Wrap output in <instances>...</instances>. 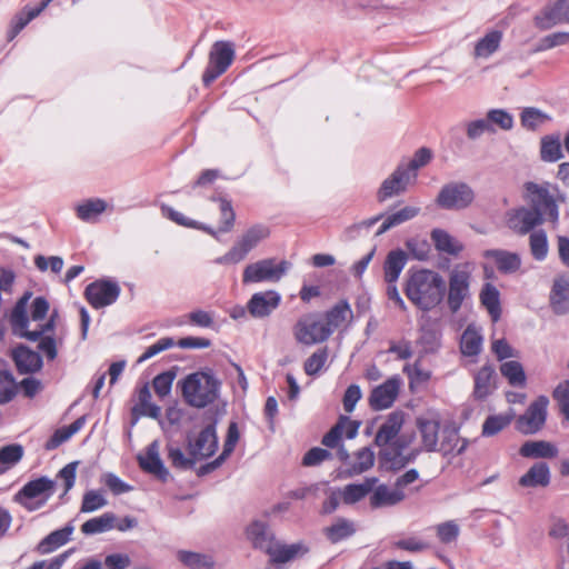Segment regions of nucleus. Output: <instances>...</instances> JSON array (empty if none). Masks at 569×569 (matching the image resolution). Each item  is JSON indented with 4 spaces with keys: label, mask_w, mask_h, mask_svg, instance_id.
<instances>
[{
    "label": "nucleus",
    "mask_w": 569,
    "mask_h": 569,
    "mask_svg": "<svg viewBox=\"0 0 569 569\" xmlns=\"http://www.w3.org/2000/svg\"><path fill=\"white\" fill-rule=\"evenodd\" d=\"M403 291L417 308L430 311L441 303L446 292V282L442 276L433 270L410 269Z\"/></svg>",
    "instance_id": "obj_1"
},
{
    "label": "nucleus",
    "mask_w": 569,
    "mask_h": 569,
    "mask_svg": "<svg viewBox=\"0 0 569 569\" xmlns=\"http://www.w3.org/2000/svg\"><path fill=\"white\" fill-rule=\"evenodd\" d=\"M523 199L543 219L557 224L559 221V204L566 201V196L557 184L543 181L541 183L527 181L523 183Z\"/></svg>",
    "instance_id": "obj_2"
},
{
    "label": "nucleus",
    "mask_w": 569,
    "mask_h": 569,
    "mask_svg": "<svg viewBox=\"0 0 569 569\" xmlns=\"http://www.w3.org/2000/svg\"><path fill=\"white\" fill-rule=\"evenodd\" d=\"M221 382L211 370L189 373L178 382L181 396L193 408H206L219 397Z\"/></svg>",
    "instance_id": "obj_3"
},
{
    "label": "nucleus",
    "mask_w": 569,
    "mask_h": 569,
    "mask_svg": "<svg viewBox=\"0 0 569 569\" xmlns=\"http://www.w3.org/2000/svg\"><path fill=\"white\" fill-rule=\"evenodd\" d=\"M291 263L287 260L277 261L276 258H266L246 266L242 272V283H260L280 281L290 270Z\"/></svg>",
    "instance_id": "obj_4"
},
{
    "label": "nucleus",
    "mask_w": 569,
    "mask_h": 569,
    "mask_svg": "<svg viewBox=\"0 0 569 569\" xmlns=\"http://www.w3.org/2000/svg\"><path fill=\"white\" fill-rule=\"evenodd\" d=\"M472 270L471 262H462L457 263L449 272L447 305L452 313L458 312L463 301L470 297Z\"/></svg>",
    "instance_id": "obj_5"
},
{
    "label": "nucleus",
    "mask_w": 569,
    "mask_h": 569,
    "mask_svg": "<svg viewBox=\"0 0 569 569\" xmlns=\"http://www.w3.org/2000/svg\"><path fill=\"white\" fill-rule=\"evenodd\" d=\"M270 236V229L266 224H254L243 232L238 241L223 256L214 260L218 264H236L244 260L262 240Z\"/></svg>",
    "instance_id": "obj_6"
},
{
    "label": "nucleus",
    "mask_w": 569,
    "mask_h": 569,
    "mask_svg": "<svg viewBox=\"0 0 569 569\" xmlns=\"http://www.w3.org/2000/svg\"><path fill=\"white\" fill-rule=\"evenodd\" d=\"M56 482L48 477L28 481L13 497L28 511L40 509L53 495Z\"/></svg>",
    "instance_id": "obj_7"
},
{
    "label": "nucleus",
    "mask_w": 569,
    "mask_h": 569,
    "mask_svg": "<svg viewBox=\"0 0 569 569\" xmlns=\"http://www.w3.org/2000/svg\"><path fill=\"white\" fill-rule=\"evenodd\" d=\"M234 59V46L230 41H216L209 52L208 66L202 73V82L209 87L223 74Z\"/></svg>",
    "instance_id": "obj_8"
},
{
    "label": "nucleus",
    "mask_w": 569,
    "mask_h": 569,
    "mask_svg": "<svg viewBox=\"0 0 569 569\" xmlns=\"http://www.w3.org/2000/svg\"><path fill=\"white\" fill-rule=\"evenodd\" d=\"M331 335L330 328L325 325L319 313L301 317L293 327L296 340L306 346L325 342Z\"/></svg>",
    "instance_id": "obj_9"
},
{
    "label": "nucleus",
    "mask_w": 569,
    "mask_h": 569,
    "mask_svg": "<svg viewBox=\"0 0 569 569\" xmlns=\"http://www.w3.org/2000/svg\"><path fill=\"white\" fill-rule=\"evenodd\" d=\"M475 200L472 188L466 182H449L442 186L436 203L445 210H462Z\"/></svg>",
    "instance_id": "obj_10"
},
{
    "label": "nucleus",
    "mask_w": 569,
    "mask_h": 569,
    "mask_svg": "<svg viewBox=\"0 0 569 569\" xmlns=\"http://www.w3.org/2000/svg\"><path fill=\"white\" fill-rule=\"evenodd\" d=\"M405 423V413L401 410L390 412L379 427L373 443L380 450L391 449L399 443H405L408 439L400 436Z\"/></svg>",
    "instance_id": "obj_11"
},
{
    "label": "nucleus",
    "mask_w": 569,
    "mask_h": 569,
    "mask_svg": "<svg viewBox=\"0 0 569 569\" xmlns=\"http://www.w3.org/2000/svg\"><path fill=\"white\" fill-rule=\"evenodd\" d=\"M548 405V397L539 396L529 405L525 413L517 418L516 429L522 435H536L539 432L547 420Z\"/></svg>",
    "instance_id": "obj_12"
},
{
    "label": "nucleus",
    "mask_w": 569,
    "mask_h": 569,
    "mask_svg": "<svg viewBox=\"0 0 569 569\" xmlns=\"http://www.w3.org/2000/svg\"><path fill=\"white\" fill-rule=\"evenodd\" d=\"M218 449L216 421L203 427L197 436H187V450L198 460L207 459Z\"/></svg>",
    "instance_id": "obj_13"
},
{
    "label": "nucleus",
    "mask_w": 569,
    "mask_h": 569,
    "mask_svg": "<svg viewBox=\"0 0 569 569\" xmlns=\"http://www.w3.org/2000/svg\"><path fill=\"white\" fill-rule=\"evenodd\" d=\"M120 287L116 281L100 279L89 283L84 289V298L94 309L114 303L120 296Z\"/></svg>",
    "instance_id": "obj_14"
},
{
    "label": "nucleus",
    "mask_w": 569,
    "mask_h": 569,
    "mask_svg": "<svg viewBox=\"0 0 569 569\" xmlns=\"http://www.w3.org/2000/svg\"><path fill=\"white\" fill-rule=\"evenodd\" d=\"M543 219L532 208L519 207L507 213V226L518 234L536 231L535 228L543 223Z\"/></svg>",
    "instance_id": "obj_15"
},
{
    "label": "nucleus",
    "mask_w": 569,
    "mask_h": 569,
    "mask_svg": "<svg viewBox=\"0 0 569 569\" xmlns=\"http://www.w3.org/2000/svg\"><path fill=\"white\" fill-rule=\"evenodd\" d=\"M400 386L401 379L393 376L373 388L368 399L370 408L376 411L390 408L399 395Z\"/></svg>",
    "instance_id": "obj_16"
},
{
    "label": "nucleus",
    "mask_w": 569,
    "mask_h": 569,
    "mask_svg": "<svg viewBox=\"0 0 569 569\" xmlns=\"http://www.w3.org/2000/svg\"><path fill=\"white\" fill-rule=\"evenodd\" d=\"M565 22L569 23V0H557L535 17V24L540 30H548Z\"/></svg>",
    "instance_id": "obj_17"
},
{
    "label": "nucleus",
    "mask_w": 569,
    "mask_h": 569,
    "mask_svg": "<svg viewBox=\"0 0 569 569\" xmlns=\"http://www.w3.org/2000/svg\"><path fill=\"white\" fill-rule=\"evenodd\" d=\"M411 178L405 164H399L391 176L381 183L377 192V200L385 202L387 199L405 192Z\"/></svg>",
    "instance_id": "obj_18"
},
{
    "label": "nucleus",
    "mask_w": 569,
    "mask_h": 569,
    "mask_svg": "<svg viewBox=\"0 0 569 569\" xmlns=\"http://www.w3.org/2000/svg\"><path fill=\"white\" fill-rule=\"evenodd\" d=\"M408 439L405 443H399L391 449L379 451V461L383 469L398 471L405 468L410 462H413L418 456V450L411 451L409 455H403V450L409 446Z\"/></svg>",
    "instance_id": "obj_19"
},
{
    "label": "nucleus",
    "mask_w": 569,
    "mask_h": 569,
    "mask_svg": "<svg viewBox=\"0 0 569 569\" xmlns=\"http://www.w3.org/2000/svg\"><path fill=\"white\" fill-rule=\"evenodd\" d=\"M280 302L281 296L277 291L267 290L253 293L247 303V309L252 317L263 318L277 309Z\"/></svg>",
    "instance_id": "obj_20"
},
{
    "label": "nucleus",
    "mask_w": 569,
    "mask_h": 569,
    "mask_svg": "<svg viewBox=\"0 0 569 569\" xmlns=\"http://www.w3.org/2000/svg\"><path fill=\"white\" fill-rule=\"evenodd\" d=\"M138 462L143 471L153 475L163 482L168 480L169 471L160 459L157 440L147 447L146 456H138Z\"/></svg>",
    "instance_id": "obj_21"
},
{
    "label": "nucleus",
    "mask_w": 569,
    "mask_h": 569,
    "mask_svg": "<svg viewBox=\"0 0 569 569\" xmlns=\"http://www.w3.org/2000/svg\"><path fill=\"white\" fill-rule=\"evenodd\" d=\"M550 306L555 313L566 315L569 312V274H558L550 291Z\"/></svg>",
    "instance_id": "obj_22"
},
{
    "label": "nucleus",
    "mask_w": 569,
    "mask_h": 569,
    "mask_svg": "<svg viewBox=\"0 0 569 569\" xmlns=\"http://www.w3.org/2000/svg\"><path fill=\"white\" fill-rule=\"evenodd\" d=\"M12 360L19 373H33L42 368L41 356L28 348L19 345L12 350Z\"/></svg>",
    "instance_id": "obj_23"
},
{
    "label": "nucleus",
    "mask_w": 569,
    "mask_h": 569,
    "mask_svg": "<svg viewBox=\"0 0 569 569\" xmlns=\"http://www.w3.org/2000/svg\"><path fill=\"white\" fill-rule=\"evenodd\" d=\"M551 472L547 462L539 461L535 462L528 471L522 475L518 485L522 488H546L550 485Z\"/></svg>",
    "instance_id": "obj_24"
},
{
    "label": "nucleus",
    "mask_w": 569,
    "mask_h": 569,
    "mask_svg": "<svg viewBox=\"0 0 569 569\" xmlns=\"http://www.w3.org/2000/svg\"><path fill=\"white\" fill-rule=\"evenodd\" d=\"M497 373L492 365H485L475 375L473 397L477 400H485L496 389Z\"/></svg>",
    "instance_id": "obj_25"
},
{
    "label": "nucleus",
    "mask_w": 569,
    "mask_h": 569,
    "mask_svg": "<svg viewBox=\"0 0 569 569\" xmlns=\"http://www.w3.org/2000/svg\"><path fill=\"white\" fill-rule=\"evenodd\" d=\"M308 551L309 549L302 542L291 545L274 542L267 555H269L271 563L279 565L292 561Z\"/></svg>",
    "instance_id": "obj_26"
},
{
    "label": "nucleus",
    "mask_w": 569,
    "mask_h": 569,
    "mask_svg": "<svg viewBox=\"0 0 569 569\" xmlns=\"http://www.w3.org/2000/svg\"><path fill=\"white\" fill-rule=\"evenodd\" d=\"M247 536L256 549L266 553L274 545V535L264 521L256 520L247 528Z\"/></svg>",
    "instance_id": "obj_27"
},
{
    "label": "nucleus",
    "mask_w": 569,
    "mask_h": 569,
    "mask_svg": "<svg viewBox=\"0 0 569 569\" xmlns=\"http://www.w3.org/2000/svg\"><path fill=\"white\" fill-rule=\"evenodd\" d=\"M558 452V448L546 440H528L519 449V455L529 459H552Z\"/></svg>",
    "instance_id": "obj_28"
},
{
    "label": "nucleus",
    "mask_w": 569,
    "mask_h": 569,
    "mask_svg": "<svg viewBox=\"0 0 569 569\" xmlns=\"http://www.w3.org/2000/svg\"><path fill=\"white\" fill-rule=\"evenodd\" d=\"M73 530L74 527L70 522L63 528L50 532L37 545L36 551L40 555H48L57 550L70 541Z\"/></svg>",
    "instance_id": "obj_29"
},
{
    "label": "nucleus",
    "mask_w": 569,
    "mask_h": 569,
    "mask_svg": "<svg viewBox=\"0 0 569 569\" xmlns=\"http://www.w3.org/2000/svg\"><path fill=\"white\" fill-rule=\"evenodd\" d=\"M417 428L420 432L423 450L427 452L437 451L440 422L436 419L418 418Z\"/></svg>",
    "instance_id": "obj_30"
},
{
    "label": "nucleus",
    "mask_w": 569,
    "mask_h": 569,
    "mask_svg": "<svg viewBox=\"0 0 569 569\" xmlns=\"http://www.w3.org/2000/svg\"><path fill=\"white\" fill-rule=\"evenodd\" d=\"M486 259H492L502 273H513L520 269L521 259L518 253L501 250L489 249L483 252Z\"/></svg>",
    "instance_id": "obj_31"
},
{
    "label": "nucleus",
    "mask_w": 569,
    "mask_h": 569,
    "mask_svg": "<svg viewBox=\"0 0 569 569\" xmlns=\"http://www.w3.org/2000/svg\"><path fill=\"white\" fill-rule=\"evenodd\" d=\"M370 496V506L373 509L391 507L405 499V493L399 488L390 489L387 485L375 486Z\"/></svg>",
    "instance_id": "obj_32"
},
{
    "label": "nucleus",
    "mask_w": 569,
    "mask_h": 569,
    "mask_svg": "<svg viewBox=\"0 0 569 569\" xmlns=\"http://www.w3.org/2000/svg\"><path fill=\"white\" fill-rule=\"evenodd\" d=\"M408 261V254L402 249H395L388 252L383 263V276L386 282H397Z\"/></svg>",
    "instance_id": "obj_33"
},
{
    "label": "nucleus",
    "mask_w": 569,
    "mask_h": 569,
    "mask_svg": "<svg viewBox=\"0 0 569 569\" xmlns=\"http://www.w3.org/2000/svg\"><path fill=\"white\" fill-rule=\"evenodd\" d=\"M430 238L437 251L443 252L453 257L460 254L463 251L465 246L462 242L453 238L449 232L443 229H433L430 233Z\"/></svg>",
    "instance_id": "obj_34"
},
{
    "label": "nucleus",
    "mask_w": 569,
    "mask_h": 569,
    "mask_svg": "<svg viewBox=\"0 0 569 569\" xmlns=\"http://www.w3.org/2000/svg\"><path fill=\"white\" fill-rule=\"evenodd\" d=\"M468 447V441L466 439H461L456 429L447 428L442 431L441 441L438 443L437 451L441 452L443 456L449 455H461Z\"/></svg>",
    "instance_id": "obj_35"
},
{
    "label": "nucleus",
    "mask_w": 569,
    "mask_h": 569,
    "mask_svg": "<svg viewBox=\"0 0 569 569\" xmlns=\"http://www.w3.org/2000/svg\"><path fill=\"white\" fill-rule=\"evenodd\" d=\"M479 299L481 305L487 309L493 321L499 320L501 316V305H500V292L490 282H486L479 293Z\"/></svg>",
    "instance_id": "obj_36"
},
{
    "label": "nucleus",
    "mask_w": 569,
    "mask_h": 569,
    "mask_svg": "<svg viewBox=\"0 0 569 569\" xmlns=\"http://www.w3.org/2000/svg\"><path fill=\"white\" fill-rule=\"evenodd\" d=\"M378 483L377 477H369L361 483H349L343 488L342 500L346 505H353L369 495Z\"/></svg>",
    "instance_id": "obj_37"
},
{
    "label": "nucleus",
    "mask_w": 569,
    "mask_h": 569,
    "mask_svg": "<svg viewBox=\"0 0 569 569\" xmlns=\"http://www.w3.org/2000/svg\"><path fill=\"white\" fill-rule=\"evenodd\" d=\"M419 212H420L419 207L407 206L396 212L388 214L383 219L379 229L377 230L376 236H381L385 232H387L388 230H390L395 227H398V226L416 218L419 214Z\"/></svg>",
    "instance_id": "obj_38"
},
{
    "label": "nucleus",
    "mask_w": 569,
    "mask_h": 569,
    "mask_svg": "<svg viewBox=\"0 0 569 569\" xmlns=\"http://www.w3.org/2000/svg\"><path fill=\"white\" fill-rule=\"evenodd\" d=\"M356 532L355 522L346 519L338 518L331 526L323 529L325 537L331 543H338L353 536Z\"/></svg>",
    "instance_id": "obj_39"
},
{
    "label": "nucleus",
    "mask_w": 569,
    "mask_h": 569,
    "mask_svg": "<svg viewBox=\"0 0 569 569\" xmlns=\"http://www.w3.org/2000/svg\"><path fill=\"white\" fill-rule=\"evenodd\" d=\"M482 336L473 327L468 326L461 335L460 351L466 357H476L482 349Z\"/></svg>",
    "instance_id": "obj_40"
},
{
    "label": "nucleus",
    "mask_w": 569,
    "mask_h": 569,
    "mask_svg": "<svg viewBox=\"0 0 569 569\" xmlns=\"http://www.w3.org/2000/svg\"><path fill=\"white\" fill-rule=\"evenodd\" d=\"M177 559L189 569H212L214 560L210 555L188 550H178Z\"/></svg>",
    "instance_id": "obj_41"
},
{
    "label": "nucleus",
    "mask_w": 569,
    "mask_h": 569,
    "mask_svg": "<svg viewBox=\"0 0 569 569\" xmlns=\"http://www.w3.org/2000/svg\"><path fill=\"white\" fill-rule=\"evenodd\" d=\"M515 419V411H509L499 415H491L486 418L482 423L481 435L483 437H492L507 428Z\"/></svg>",
    "instance_id": "obj_42"
},
{
    "label": "nucleus",
    "mask_w": 569,
    "mask_h": 569,
    "mask_svg": "<svg viewBox=\"0 0 569 569\" xmlns=\"http://www.w3.org/2000/svg\"><path fill=\"white\" fill-rule=\"evenodd\" d=\"M117 517L113 512H104L82 523L81 531L87 536L102 533L114 528Z\"/></svg>",
    "instance_id": "obj_43"
},
{
    "label": "nucleus",
    "mask_w": 569,
    "mask_h": 569,
    "mask_svg": "<svg viewBox=\"0 0 569 569\" xmlns=\"http://www.w3.org/2000/svg\"><path fill=\"white\" fill-rule=\"evenodd\" d=\"M356 461L345 470L347 477L361 475L375 465V453L369 447H363L355 453Z\"/></svg>",
    "instance_id": "obj_44"
},
{
    "label": "nucleus",
    "mask_w": 569,
    "mask_h": 569,
    "mask_svg": "<svg viewBox=\"0 0 569 569\" xmlns=\"http://www.w3.org/2000/svg\"><path fill=\"white\" fill-rule=\"evenodd\" d=\"M500 372L508 383L516 388H523L527 377L522 365L517 360L505 361L500 365Z\"/></svg>",
    "instance_id": "obj_45"
},
{
    "label": "nucleus",
    "mask_w": 569,
    "mask_h": 569,
    "mask_svg": "<svg viewBox=\"0 0 569 569\" xmlns=\"http://www.w3.org/2000/svg\"><path fill=\"white\" fill-rule=\"evenodd\" d=\"M348 317H352L350 305L347 300H341L325 313L323 322L330 328L331 333H333Z\"/></svg>",
    "instance_id": "obj_46"
},
{
    "label": "nucleus",
    "mask_w": 569,
    "mask_h": 569,
    "mask_svg": "<svg viewBox=\"0 0 569 569\" xmlns=\"http://www.w3.org/2000/svg\"><path fill=\"white\" fill-rule=\"evenodd\" d=\"M502 40V32L499 30H492L488 32L485 37L479 39L475 46V57L477 58H488L492 53H495Z\"/></svg>",
    "instance_id": "obj_47"
},
{
    "label": "nucleus",
    "mask_w": 569,
    "mask_h": 569,
    "mask_svg": "<svg viewBox=\"0 0 569 569\" xmlns=\"http://www.w3.org/2000/svg\"><path fill=\"white\" fill-rule=\"evenodd\" d=\"M529 247L532 258L537 261H543L549 251V243L545 230L532 231L529 236Z\"/></svg>",
    "instance_id": "obj_48"
},
{
    "label": "nucleus",
    "mask_w": 569,
    "mask_h": 569,
    "mask_svg": "<svg viewBox=\"0 0 569 569\" xmlns=\"http://www.w3.org/2000/svg\"><path fill=\"white\" fill-rule=\"evenodd\" d=\"M168 450V459L171 462V466L179 470H191L194 468L197 461H199L196 457L190 455L186 456L182 449L178 446L169 445L167 447Z\"/></svg>",
    "instance_id": "obj_49"
},
{
    "label": "nucleus",
    "mask_w": 569,
    "mask_h": 569,
    "mask_svg": "<svg viewBox=\"0 0 569 569\" xmlns=\"http://www.w3.org/2000/svg\"><path fill=\"white\" fill-rule=\"evenodd\" d=\"M107 208L102 199H89L77 207V216L82 221H90L101 214Z\"/></svg>",
    "instance_id": "obj_50"
},
{
    "label": "nucleus",
    "mask_w": 569,
    "mask_h": 569,
    "mask_svg": "<svg viewBox=\"0 0 569 569\" xmlns=\"http://www.w3.org/2000/svg\"><path fill=\"white\" fill-rule=\"evenodd\" d=\"M329 357L328 347L316 350L303 365L305 372L308 376H317L325 367Z\"/></svg>",
    "instance_id": "obj_51"
},
{
    "label": "nucleus",
    "mask_w": 569,
    "mask_h": 569,
    "mask_svg": "<svg viewBox=\"0 0 569 569\" xmlns=\"http://www.w3.org/2000/svg\"><path fill=\"white\" fill-rule=\"evenodd\" d=\"M23 452V447L19 443L4 446L0 449V463L8 470L22 459Z\"/></svg>",
    "instance_id": "obj_52"
},
{
    "label": "nucleus",
    "mask_w": 569,
    "mask_h": 569,
    "mask_svg": "<svg viewBox=\"0 0 569 569\" xmlns=\"http://www.w3.org/2000/svg\"><path fill=\"white\" fill-rule=\"evenodd\" d=\"M174 378L176 372L172 370L161 372L153 378L152 387L160 399L170 395Z\"/></svg>",
    "instance_id": "obj_53"
},
{
    "label": "nucleus",
    "mask_w": 569,
    "mask_h": 569,
    "mask_svg": "<svg viewBox=\"0 0 569 569\" xmlns=\"http://www.w3.org/2000/svg\"><path fill=\"white\" fill-rule=\"evenodd\" d=\"M219 207H220V227L219 232H229L234 224L236 213L233 211L231 201L219 198Z\"/></svg>",
    "instance_id": "obj_54"
},
{
    "label": "nucleus",
    "mask_w": 569,
    "mask_h": 569,
    "mask_svg": "<svg viewBox=\"0 0 569 569\" xmlns=\"http://www.w3.org/2000/svg\"><path fill=\"white\" fill-rule=\"evenodd\" d=\"M108 505L107 499L98 490H89L82 497L81 512H93Z\"/></svg>",
    "instance_id": "obj_55"
},
{
    "label": "nucleus",
    "mask_w": 569,
    "mask_h": 569,
    "mask_svg": "<svg viewBox=\"0 0 569 569\" xmlns=\"http://www.w3.org/2000/svg\"><path fill=\"white\" fill-rule=\"evenodd\" d=\"M541 158L545 161L555 162L562 158L559 139L547 137L541 141Z\"/></svg>",
    "instance_id": "obj_56"
},
{
    "label": "nucleus",
    "mask_w": 569,
    "mask_h": 569,
    "mask_svg": "<svg viewBox=\"0 0 569 569\" xmlns=\"http://www.w3.org/2000/svg\"><path fill=\"white\" fill-rule=\"evenodd\" d=\"M431 159H432L431 150L429 148L422 147L415 152L412 159L408 163H403V164H405V168L408 169V173L412 178H416V176H417L416 171L419 168H422L426 164H428Z\"/></svg>",
    "instance_id": "obj_57"
},
{
    "label": "nucleus",
    "mask_w": 569,
    "mask_h": 569,
    "mask_svg": "<svg viewBox=\"0 0 569 569\" xmlns=\"http://www.w3.org/2000/svg\"><path fill=\"white\" fill-rule=\"evenodd\" d=\"M34 19V14L26 7L18 12L11 20L10 30L8 32L9 40L14 39L24 27Z\"/></svg>",
    "instance_id": "obj_58"
},
{
    "label": "nucleus",
    "mask_w": 569,
    "mask_h": 569,
    "mask_svg": "<svg viewBox=\"0 0 569 569\" xmlns=\"http://www.w3.org/2000/svg\"><path fill=\"white\" fill-rule=\"evenodd\" d=\"M17 386L12 375L0 370V403H7L16 396Z\"/></svg>",
    "instance_id": "obj_59"
},
{
    "label": "nucleus",
    "mask_w": 569,
    "mask_h": 569,
    "mask_svg": "<svg viewBox=\"0 0 569 569\" xmlns=\"http://www.w3.org/2000/svg\"><path fill=\"white\" fill-rule=\"evenodd\" d=\"M161 213L164 218L176 222L179 226L187 228H200V222L186 217L183 213L174 210L172 207L162 203L160 207Z\"/></svg>",
    "instance_id": "obj_60"
},
{
    "label": "nucleus",
    "mask_w": 569,
    "mask_h": 569,
    "mask_svg": "<svg viewBox=\"0 0 569 569\" xmlns=\"http://www.w3.org/2000/svg\"><path fill=\"white\" fill-rule=\"evenodd\" d=\"M548 120V117L536 108H526L521 112V124L530 130H536L543 122Z\"/></svg>",
    "instance_id": "obj_61"
},
{
    "label": "nucleus",
    "mask_w": 569,
    "mask_h": 569,
    "mask_svg": "<svg viewBox=\"0 0 569 569\" xmlns=\"http://www.w3.org/2000/svg\"><path fill=\"white\" fill-rule=\"evenodd\" d=\"M552 397L558 402L559 410L565 419L569 421V381L559 383L555 388Z\"/></svg>",
    "instance_id": "obj_62"
},
{
    "label": "nucleus",
    "mask_w": 569,
    "mask_h": 569,
    "mask_svg": "<svg viewBox=\"0 0 569 569\" xmlns=\"http://www.w3.org/2000/svg\"><path fill=\"white\" fill-rule=\"evenodd\" d=\"M173 346H176V341L173 340V338H171V337L160 338L157 342L149 346L144 350V352L139 357L138 362L139 363L144 362L148 359L157 356L158 353L172 348Z\"/></svg>",
    "instance_id": "obj_63"
},
{
    "label": "nucleus",
    "mask_w": 569,
    "mask_h": 569,
    "mask_svg": "<svg viewBox=\"0 0 569 569\" xmlns=\"http://www.w3.org/2000/svg\"><path fill=\"white\" fill-rule=\"evenodd\" d=\"M569 42V32L559 31L543 37L537 48L538 51H545L555 47L563 46Z\"/></svg>",
    "instance_id": "obj_64"
}]
</instances>
